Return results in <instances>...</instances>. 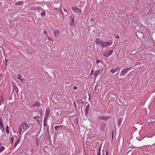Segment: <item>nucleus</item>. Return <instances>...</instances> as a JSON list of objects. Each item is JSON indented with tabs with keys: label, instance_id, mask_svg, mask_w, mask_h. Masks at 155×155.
I'll list each match as a JSON object with an SVG mask.
<instances>
[{
	"label": "nucleus",
	"instance_id": "5",
	"mask_svg": "<svg viewBox=\"0 0 155 155\" xmlns=\"http://www.w3.org/2000/svg\"><path fill=\"white\" fill-rule=\"evenodd\" d=\"M21 125L23 129L24 130H27L29 128L28 125L25 122H22L21 124Z\"/></svg>",
	"mask_w": 155,
	"mask_h": 155
},
{
	"label": "nucleus",
	"instance_id": "38",
	"mask_svg": "<svg viewBox=\"0 0 155 155\" xmlns=\"http://www.w3.org/2000/svg\"><path fill=\"white\" fill-rule=\"evenodd\" d=\"M93 72H94V70H93L92 69L91 70V74H90L91 75L92 74Z\"/></svg>",
	"mask_w": 155,
	"mask_h": 155
},
{
	"label": "nucleus",
	"instance_id": "17",
	"mask_svg": "<svg viewBox=\"0 0 155 155\" xmlns=\"http://www.w3.org/2000/svg\"><path fill=\"white\" fill-rule=\"evenodd\" d=\"M122 122V120L121 119H119L118 121L117 122V125L119 126L120 125V124Z\"/></svg>",
	"mask_w": 155,
	"mask_h": 155
},
{
	"label": "nucleus",
	"instance_id": "13",
	"mask_svg": "<svg viewBox=\"0 0 155 155\" xmlns=\"http://www.w3.org/2000/svg\"><path fill=\"white\" fill-rule=\"evenodd\" d=\"M62 126L61 125H57L54 127V128L56 130H58L59 129H61V128Z\"/></svg>",
	"mask_w": 155,
	"mask_h": 155
},
{
	"label": "nucleus",
	"instance_id": "2",
	"mask_svg": "<svg viewBox=\"0 0 155 155\" xmlns=\"http://www.w3.org/2000/svg\"><path fill=\"white\" fill-rule=\"evenodd\" d=\"M69 18L70 21V25L74 26H75L74 22L75 16L72 14L71 15L69 16Z\"/></svg>",
	"mask_w": 155,
	"mask_h": 155
},
{
	"label": "nucleus",
	"instance_id": "19",
	"mask_svg": "<svg viewBox=\"0 0 155 155\" xmlns=\"http://www.w3.org/2000/svg\"><path fill=\"white\" fill-rule=\"evenodd\" d=\"M2 122L3 120L2 118H0V128H1V127H2V125H3Z\"/></svg>",
	"mask_w": 155,
	"mask_h": 155
},
{
	"label": "nucleus",
	"instance_id": "28",
	"mask_svg": "<svg viewBox=\"0 0 155 155\" xmlns=\"http://www.w3.org/2000/svg\"><path fill=\"white\" fill-rule=\"evenodd\" d=\"M40 104L38 102H36V104L35 105V106H36L38 107L40 106Z\"/></svg>",
	"mask_w": 155,
	"mask_h": 155
},
{
	"label": "nucleus",
	"instance_id": "32",
	"mask_svg": "<svg viewBox=\"0 0 155 155\" xmlns=\"http://www.w3.org/2000/svg\"><path fill=\"white\" fill-rule=\"evenodd\" d=\"M109 151L108 150H106V155H108V154L109 153Z\"/></svg>",
	"mask_w": 155,
	"mask_h": 155
},
{
	"label": "nucleus",
	"instance_id": "4",
	"mask_svg": "<svg viewBox=\"0 0 155 155\" xmlns=\"http://www.w3.org/2000/svg\"><path fill=\"white\" fill-rule=\"evenodd\" d=\"M130 68H125L121 71L120 74L121 75H124L126 74L129 70H130Z\"/></svg>",
	"mask_w": 155,
	"mask_h": 155
},
{
	"label": "nucleus",
	"instance_id": "35",
	"mask_svg": "<svg viewBox=\"0 0 155 155\" xmlns=\"http://www.w3.org/2000/svg\"><path fill=\"white\" fill-rule=\"evenodd\" d=\"M151 118H149L147 120V121L148 123H150L151 122V121H150V120L151 119ZM151 122H152V121H151Z\"/></svg>",
	"mask_w": 155,
	"mask_h": 155
},
{
	"label": "nucleus",
	"instance_id": "33",
	"mask_svg": "<svg viewBox=\"0 0 155 155\" xmlns=\"http://www.w3.org/2000/svg\"><path fill=\"white\" fill-rule=\"evenodd\" d=\"M48 40H51L52 41H53V40L50 37H48Z\"/></svg>",
	"mask_w": 155,
	"mask_h": 155
},
{
	"label": "nucleus",
	"instance_id": "43",
	"mask_svg": "<svg viewBox=\"0 0 155 155\" xmlns=\"http://www.w3.org/2000/svg\"><path fill=\"white\" fill-rule=\"evenodd\" d=\"M64 11L65 12H68V11H67V10H66V9H64Z\"/></svg>",
	"mask_w": 155,
	"mask_h": 155
},
{
	"label": "nucleus",
	"instance_id": "10",
	"mask_svg": "<svg viewBox=\"0 0 155 155\" xmlns=\"http://www.w3.org/2000/svg\"><path fill=\"white\" fill-rule=\"evenodd\" d=\"M60 32V31L58 29H54V36L55 37H57L58 36Z\"/></svg>",
	"mask_w": 155,
	"mask_h": 155
},
{
	"label": "nucleus",
	"instance_id": "41",
	"mask_svg": "<svg viewBox=\"0 0 155 155\" xmlns=\"http://www.w3.org/2000/svg\"><path fill=\"white\" fill-rule=\"evenodd\" d=\"M44 33H45V34L47 35L48 36V35L47 34V32L45 30L44 31Z\"/></svg>",
	"mask_w": 155,
	"mask_h": 155
},
{
	"label": "nucleus",
	"instance_id": "30",
	"mask_svg": "<svg viewBox=\"0 0 155 155\" xmlns=\"http://www.w3.org/2000/svg\"><path fill=\"white\" fill-rule=\"evenodd\" d=\"M43 125L44 126H47V121H44Z\"/></svg>",
	"mask_w": 155,
	"mask_h": 155
},
{
	"label": "nucleus",
	"instance_id": "9",
	"mask_svg": "<svg viewBox=\"0 0 155 155\" xmlns=\"http://www.w3.org/2000/svg\"><path fill=\"white\" fill-rule=\"evenodd\" d=\"M120 70V67H117L115 69H113L112 68L110 70V71L112 73H114L116 72L119 71Z\"/></svg>",
	"mask_w": 155,
	"mask_h": 155
},
{
	"label": "nucleus",
	"instance_id": "36",
	"mask_svg": "<svg viewBox=\"0 0 155 155\" xmlns=\"http://www.w3.org/2000/svg\"><path fill=\"white\" fill-rule=\"evenodd\" d=\"M101 61L99 60H97L96 61V63L97 64H98V63L100 62Z\"/></svg>",
	"mask_w": 155,
	"mask_h": 155
},
{
	"label": "nucleus",
	"instance_id": "7",
	"mask_svg": "<svg viewBox=\"0 0 155 155\" xmlns=\"http://www.w3.org/2000/svg\"><path fill=\"white\" fill-rule=\"evenodd\" d=\"M108 118H109V117L106 116H100L98 117V119L101 120H106Z\"/></svg>",
	"mask_w": 155,
	"mask_h": 155
},
{
	"label": "nucleus",
	"instance_id": "26",
	"mask_svg": "<svg viewBox=\"0 0 155 155\" xmlns=\"http://www.w3.org/2000/svg\"><path fill=\"white\" fill-rule=\"evenodd\" d=\"M14 139V137H12L11 139V143L12 144L13 143Z\"/></svg>",
	"mask_w": 155,
	"mask_h": 155
},
{
	"label": "nucleus",
	"instance_id": "40",
	"mask_svg": "<svg viewBox=\"0 0 155 155\" xmlns=\"http://www.w3.org/2000/svg\"><path fill=\"white\" fill-rule=\"evenodd\" d=\"M60 13H61L62 14V15L63 16L64 15H63V11H61V10H60Z\"/></svg>",
	"mask_w": 155,
	"mask_h": 155
},
{
	"label": "nucleus",
	"instance_id": "8",
	"mask_svg": "<svg viewBox=\"0 0 155 155\" xmlns=\"http://www.w3.org/2000/svg\"><path fill=\"white\" fill-rule=\"evenodd\" d=\"M113 50H108L104 52V53L107 54V55H105V57H108L110 55L113 53Z\"/></svg>",
	"mask_w": 155,
	"mask_h": 155
},
{
	"label": "nucleus",
	"instance_id": "11",
	"mask_svg": "<svg viewBox=\"0 0 155 155\" xmlns=\"http://www.w3.org/2000/svg\"><path fill=\"white\" fill-rule=\"evenodd\" d=\"M50 113V110L49 108L47 107L46 108V110L45 116L47 117V118H48V116L49 115Z\"/></svg>",
	"mask_w": 155,
	"mask_h": 155
},
{
	"label": "nucleus",
	"instance_id": "47",
	"mask_svg": "<svg viewBox=\"0 0 155 155\" xmlns=\"http://www.w3.org/2000/svg\"><path fill=\"white\" fill-rule=\"evenodd\" d=\"M104 56H105V55H107V54H105L104 53Z\"/></svg>",
	"mask_w": 155,
	"mask_h": 155
},
{
	"label": "nucleus",
	"instance_id": "49",
	"mask_svg": "<svg viewBox=\"0 0 155 155\" xmlns=\"http://www.w3.org/2000/svg\"><path fill=\"white\" fill-rule=\"evenodd\" d=\"M112 136H113V132L112 134Z\"/></svg>",
	"mask_w": 155,
	"mask_h": 155
},
{
	"label": "nucleus",
	"instance_id": "12",
	"mask_svg": "<svg viewBox=\"0 0 155 155\" xmlns=\"http://www.w3.org/2000/svg\"><path fill=\"white\" fill-rule=\"evenodd\" d=\"M35 9L37 10L38 12H41L43 10L42 8L39 7L36 8Z\"/></svg>",
	"mask_w": 155,
	"mask_h": 155
},
{
	"label": "nucleus",
	"instance_id": "24",
	"mask_svg": "<svg viewBox=\"0 0 155 155\" xmlns=\"http://www.w3.org/2000/svg\"><path fill=\"white\" fill-rule=\"evenodd\" d=\"M40 117L39 116H37V117H34V119H35L36 120H37V121L38 122L39 121V120L38 119Z\"/></svg>",
	"mask_w": 155,
	"mask_h": 155
},
{
	"label": "nucleus",
	"instance_id": "22",
	"mask_svg": "<svg viewBox=\"0 0 155 155\" xmlns=\"http://www.w3.org/2000/svg\"><path fill=\"white\" fill-rule=\"evenodd\" d=\"M3 103H4L3 102V99L2 97H1L0 99V106L2 105V104Z\"/></svg>",
	"mask_w": 155,
	"mask_h": 155
},
{
	"label": "nucleus",
	"instance_id": "46",
	"mask_svg": "<svg viewBox=\"0 0 155 155\" xmlns=\"http://www.w3.org/2000/svg\"><path fill=\"white\" fill-rule=\"evenodd\" d=\"M94 20V19H93V18H91V21H93Z\"/></svg>",
	"mask_w": 155,
	"mask_h": 155
},
{
	"label": "nucleus",
	"instance_id": "37",
	"mask_svg": "<svg viewBox=\"0 0 155 155\" xmlns=\"http://www.w3.org/2000/svg\"><path fill=\"white\" fill-rule=\"evenodd\" d=\"M19 140H18L15 143V146L18 144Z\"/></svg>",
	"mask_w": 155,
	"mask_h": 155
},
{
	"label": "nucleus",
	"instance_id": "21",
	"mask_svg": "<svg viewBox=\"0 0 155 155\" xmlns=\"http://www.w3.org/2000/svg\"><path fill=\"white\" fill-rule=\"evenodd\" d=\"M100 71V70H98L97 71H96L94 74V75L95 76H97L98 74V73L99 72V71Z\"/></svg>",
	"mask_w": 155,
	"mask_h": 155
},
{
	"label": "nucleus",
	"instance_id": "50",
	"mask_svg": "<svg viewBox=\"0 0 155 155\" xmlns=\"http://www.w3.org/2000/svg\"><path fill=\"white\" fill-rule=\"evenodd\" d=\"M1 143H0V146H1Z\"/></svg>",
	"mask_w": 155,
	"mask_h": 155
},
{
	"label": "nucleus",
	"instance_id": "18",
	"mask_svg": "<svg viewBox=\"0 0 155 155\" xmlns=\"http://www.w3.org/2000/svg\"><path fill=\"white\" fill-rule=\"evenodd\" d=\"M5 149V148L4 146H2L0 147V153L2 152Z\"/></svg>",
	"mask_w": 155,
	"mask_h": 155
},
{
	"label": "nucleus",
	"instance_id": "45",
	"mask_svg": "<svg viewBox=\"0 0 155 155\" xmlns=\"http://www.w3.org/2000/svg\"><path fill=\"white\" fill-rule=\"evenodd\" d=\"M73 104H74V105H76V102H74V103Z\"/></svg>",
	"mask_w": 155,
	"mask_h": 155
},
{
	"label": "nucleus",
	"instance_id": "16",
	"mask_svg": "<svg viewBox=\"0 0 155 155\" xmlns=\"http://www.w3.org/2000/svg\"><path fill=\"white\" fill-rule=\"evenodd\" d=\"M95 41H96V43L97 45L100 44H99V43H101V42H102V41H100L98 38H97L96 39Z\"/></svg>",
	"mask_w": 155,
	"mask_h": 155
},
{
	"label": "nucleus",
	"instance_id": "14",
	"mask_svg": "<svg viewBox=\"0 0 155 155\" xmlns=\"http://www.w3.org/2000/svg\"><path fill=\"white\" fill-rule=\"evenodd\" d=\"M23 4V1H20L17 2L15 4L16 5H21Z\"/></svg>",
	"mask_w": 155,
	"mask_h": 155
},
{
	"label": "nucleus",
	"instance_id": "48",
	"mask_svg": "<svg viewBox=\"0 0 155 155\" xmlns=\"http://www.w3.org/2000/svg\"><path fill=\"white\" fill-rule=\"evenodd\" d=\"M74 107H75L76 108H77V106H76V105H75Z\"/></svg>",
	"mask_w": 155,
	"mask_h": 155
},
{
	"label": "nucleus",
	"instance_id": "39",
	"mask_svg": "<svg viewBox=\"0 0 155 155\" xmlns=\"http://www.w3.org/2000/svg\"><path fill=\"white\" fill-rule=\"evenodd\" d=\"M115 37L117 38H119V35H115Z\"/></svg>",
	"mask_w": 155,
	"mask_h": 155
},
{
	"label": "nucleus",
	"instance_id": "29",
	"mask_svg": "<svg viewBox=\"0 0 155 155\" xmlns=\"http://www.w3.org/2000/svg\"><path fill=\"white\" fill-rule=\"evenodd\" d=\"M0 128L2 129V132H3L4 131V128L3 127V125H2V127H1Z\"/></svg>",
	"mask_w": 155,
	"mask_h": 155
},
{
	"label": "nucleus",
	"instance_id": "15",
	"mask_svg": "<svg viewBox=\"0 0 155 155\" xmlns=\"http://www.w3.org/2000/svg\"><path fill=\"white\" fill-rule=\"evenodd\" d=\"M40 14L41 17H43L45 16V11L43 10V11L41 12Z\"/></svg>",
	"mask_w": 155,
	"mask_h": 155
},
{
	"label": "nucleus",
	"instance_id": "44",
	"mask_svg": "<svg viewBox=\"0 0 155 155\" xmlns=\"http://www.w3.org/2000/svg\"><path fill=\"white\" fill-rule=\"evenodd\" d=\"M77 88V87L76 86H74V90L76 89Z\"/></svg>",
	"mask_w": 155,
	"mask_h": 155
},
{
	"label": "nucleus",
	"instance_id": "23",
	"mask_svg": "<svg viewBox=\"0 0 155 155\" xmlns=\"http://www.w3.org/2000/svg\"><path fill=\"white\" fill-rule=\"evenodd\" d=\"M101 146H100L99 148V152L97 153V155H101Z\"/></svg>",
	"mask_w": 155,
	"mask_h": 155
},
{
	"label": "nucleus",
	"instance_id": "31",
	"mask_svg": "<svg viewBox=\"0 0 155 155\" xmlns=\"http://www.w3.org/2000/svg\"><path fill=\"white\" fill-rule=\"evenodd\" d=\"M15 89L16 91L17 92V93H18V89L17 87L16 86L15 87Z\"/></svg>",
	"mask_w": 155,
	"mask_h": 155
},
{
	"label": "nucleus",
	"instance_id": "42",
	"mask_svg": "<svg viewBox=\"0 0 155 155\" xmlns=\"http://www.w3.org/2000/svg\"><path fill=\"white\" fill-rule=\"evenodd\" d=\"M46 119H47V118H46V117H45V118H44V121H46Z\"/></svg>",
	"mask_w": 155,
	"mask_h": 155
},
{
	"label": "nucleus",
	"instance_id": "1",
	"mask_svg": "<svg viewBox=\"0 0 155 155\" xmlns=\"http://www.w3.org/2000/svg\"><path fill=\"white\" fill-rule=\"evenodd\" d=\"M112 44V42L102 41V42H101V44H99V45H101L103 48H105L107 46H110Z\"/></svg>",
	"mask_w": 155,
	"mask_h": 155
},
{
	"label": "nucleus",
	"instance_id": "20",
	"mask_svg": "<svg viewBox=\"0 0 155 155\" xmlns=\"http://www.w3.org/2000/svg\"><path fill=\"white\" fill-rule=\"evenodd\" d=\"M19 135H20L21 134V131H22V129H21V126H19Z\"/></svg>",
	"mask_w": 155,
	"mask_h": 155
},
{
	"label": "nucleus",
	"instance_id": "3",
	"mask_svg": "<svg viewBox=\"0 0 155 155\" xmlns=\"http://www.w3.org/2000/svg\"><path fill=\"white\" fill-rule=\"evenodd\" d=\"M71 9L74 12L78 14V15H81V10L78 8L72 7Z\"/></svg>",
	"mask_w": 155,
	"mask_h": 155
},
{
	"label": "nucleus",
	"instance_id": "34",
	"mask_svg": "<svg viewBox=\"0 0 155 155\" xmlns=\"http://www.w3.org/2000/svg\"><path fill=\"white\" fill-rule=\"evenodd\" d=\"M21 78H22L21 76H20L18 78V79L20 80L21 81H22L23 80L21 79Z\"/></svg>",
	"mask_w": 155,
	"mask_h": 155
},
{
	"label": "nucleus",
	"instance_id": "6",
	"mask_svg": "<svg viewBox=\"0 0 155 155\" xmlns=\"http://www.w3.org/2000/svg\"><path fill=\"white\" fill-rule=\"evenodd\" d=\"M100 88V83H97V84L96 85L94 90L96 91V92H98L99 91V89Z\"/></svg>",
	"mask_w": 155,
	"mask_h": 155
},
{
	"label": "nucleus",
	"instance_id": "25",
	"mask_svg": "<svg viewBox=\"0 0 155 155\" xmlns=\"http://www.w3.org/2000/svg\"><path fill=\"white\" fill-rule=\"evenodd\" d=\"M6 131L7 134L9 133V131L8 129V126H7L6 127Z\"/></svg>",
	"mask_w": 155,
	"mask_h": 155
},
{
	"label": "nucleus",
	"instance_id": "27",
	"mask_svg": "<svg viewBox=\"0 0 155 155\" xmlns=\"http://www.w3.org/2000/svg\"><path fill=\"white\" fill-rule=\"evenodd\" d=\"M90 105L89 104H88L87 105L86 107V111H87L88 110V109L89 108Z\"/></svg>",
	"mask_w": 155,
	"mask_h": 155
}]
</instances>
